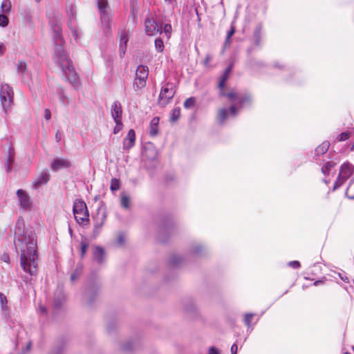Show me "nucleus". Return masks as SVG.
I'll return each instance as SVG.
<instances>
[{
  "label": "nucleus",
  "instance_id": "obj_43",
  "mask_svg": "<svg viewBox=\"0 0 354 354\" xmlns=\"http://www.w3.org/2000/svg\"><path fill=\"white\" fill-rule=\"evenodd\" d=\"M88 248V243L86 241H82L81 243V257H84L86 250Z\"/></svg>",
  "mask_w": 354,
  "mask_h": 354
},
{
  "label": "nucleus",
  "instance_id": "obj_10",
  "mask_svg": "<svg viewBox=\"0 0 354 354\" xmlns=\"http://www.w3.org/2000/svg\"><path fill=\"white\" fill-rule=\"evenodd\" d=\"M175 93L176 91L173 84L171 83H167L160 91L158 97V104L161 106H165L171 102Z\"/></svg>",
  "mask_w": 354,
  "mask_h": 354
},
{
  "label": "nucleus",
  "instance_id": "obj_15",
  "mask_svg": "<svg viewBox=\"0 0 354 354\" xmlns=\"http://www.w3.org/2000/svg\"><path fill=\"white\" fill-rule=\"evenodd\" d=\"M50 180V174L48 171H42L32 182V187L38 189L41 186L46 185Z\"/></svg>",
  "mask_w": 354,
  "mask_h": 354
},
{
  "label": "nucleus",
  "instance_id": "obj_47",
  "mask_svg": "<svg viewBox=\"0 0 354 354\" xmlns=\"http://www.w3.org/2000/svg\"><path fill=\"white\" fill-rule=\"evenodd\" d=\"M288 266L294 269L300 268L301 264L298 261H292L288 263Z\"/></svg>",
  "mask_w": 354,
  "mask_h": 354
},
{
  "label": "nucleus",
  "instance_id": "obj_42",
  "mask_svg": "<svg viewBox=\"0 0 354 354\" xmlns=\"http://www.w3.org/2000/svg\"><path fill=\"white\" fill-rule=\"evenodd\" d=\"M68 27L71 30L72 36L74 37L75 41L78 39V31L72 26V21H71L68 24Z\"/></svg>",
  "mask_w": 354,
  "mask_h": 354
},
{
  "label": "nucleus",
  "instance_id": "obj_34",
  "mask_svg": "<svg viewBox=\"0 0 354 354\" xmlns=\"http://www.w3.org/2000/svg\"><path fill=\"white\" fill-rule=\"evenodd\" d=\"M254 313H246L244 316V323L248 328L251 327V321L254 317Z\"/></svg>",
  "mask_w": 354,
  "mask_h": 354
},
{
  "label": "nucleus",
  "instance_id": "obj_13",
  "mask_svg": "<svg viewBox=\"0 0 354 354\" xmlns=\"http://www.w3.org/2000/svg\"><path fill=\"white\" fill-rule=\"evenodd\" d=\"M106 212L99 209L97 212V215L93 218L95 221L93 234L95 236H97L100 234L101 228L103 226L104 221L106 220Z\"/></svg>",
  "mask_w": 354,
  "mask_h": 354
},
{
  "label": "nucleus",
  "instance_id": "obj_52",
  "mask_svg": "<svg viewBox=\"0 0 354 354\" xmlns=\"http://www.w3.org/2000/svg\"><path fill=\"white\" fill-rule=\"evenodd\" d=\"M230 350L232 354H236L238 351V346L236 344H232Z\"/></svg>",
  "mask_w": 354,
  "mask_h": 354
},
{
  "label": "nucleus",
  "instance_id": "obj_2",
  "mask_svg": "<svg viewBox=\"0 0 354 354\" xmlns=\"http://www.w3.org/2000/svg\"><path fill=\"white\" fill-rule=\"evenodd\" d=\"M24 272L28 274L30 277L36 276L38 268L37 241L35 233L30 232L24 237ZM32 278L30 279L31 281Z\"/></svg>",
  "mask_w": 354,
  "mask_h": 354
},
{
  "label": "nucleus",
  "instance_id": "obj_9",
  "mask_svg": "<svg viewBox=\"0 0 354 354\" xmlns=\"http://www.w3.org/2000/svg\"><path fill=\"white\" fill-rule=\"evenodd\" d=\"M13 99V91L12 88L6 84H1L0 88V100L5 113L10 106Z\"/></svg>",
  "mask_w": 354,
  "mask_h": 354
},
{
  "label": "nucleus",
  "instance_id": "obj_61",
  "mask_svg": "<svg viewBox=\"0 0 354 354\" xmlns=\"http://www.w3.org/2000/svg\"><path fill=\"white\" fill-rule=\"evenodd\" d=\"M55 138L57 142H59L61 140V134L59 131H57L55 134Z\"/></svg>",
  "mask_w": 354,
  "mask_h": 354
},
{
  "label": "nucleus",
  "instance_id": "obj_55",
  "mask_svg": "<svg viewBox=\"0 0 354 354\" xmlns=\"http://www.w3.org/2000/svg\"><path fill=\"white\" fill-rule=\"evenodd\" d=\"M323 284H324V281L323 280H316L313 283V285L315 286L323 285Z\"/></svg>",
  "mask_w": 354,
  "mask_h": 354
},
{
  "label": "nucleus",
  "instance_id": "obj_18",
  "mask_svg": "<svg viewBox=\"0 0 354 354\" xmlns=\"http://www.w3.org/2000/svg\"><path fill=\"white\" fill-rule=\"evenodd\" d=\"M93 257L94 260L99 264H102L106 261V252L101 246L95 245L93 248Z\"/></svg>",
  "mask_w": 354,
  "mask_h": 354
},
{
  "label": "nucleus",
  "instance_id": "obj_56",
  "mask_svg": "<svg viewBox=\"0 0 354 354\" xmlns=\"http://www.w3.org/2000/svg\"><path fill=\"white\" fill-rule=\"evenodd\" d=\"M27 21L28 22H30L31 21V15L28 12L26 13V19L24 17V21Z\"/></svg>",
  "mask_w": 354,
  "mask_h": 354
},
{
  "label": "nucleus",
  "instance_id": "obj_62",
  "mask_svg": "<svg viewBox=\"0 0 354 354\" xmlns=\"http://www.w3.org/2000/svg\"><path fill=\"white\" fill-rule=\"evenodd\" d=\"M232 64H231L230 66H229L225 71V73H227V74H230V73L232 71Z\"/></svg>",
  "mask_w": 354,
  "mask_h": 354
},
{
  "label": "nucleus",
  "instance_id": "obj_3",
  "mask_svg": "<svg viewBox=\"0 0 354 354\" xmlns=\"http://www.w3.org/2000/svg\"><path fill=\"white\" fill-rule=\"evenodd\" d=\"M230 102H234L229 111L227 109H221L218 111L217 120L219 124H223L227 118L228 113L235 117L237 115L239 109L243 108L245 104L251 102V97L250 95H239L236 93L230 92L226 94Z\"/></svg>",
  "mask_w": 354,
  "mask_h": 354
},
{
  "label": "nucleus",
  "instance_id": "obj_58",
  "mask_svg": "<svg viewBox=\"0 0 354 354\" xmlns=\"http://www.w3.org/2000/svg\"><path fill=\"white\" fill-rule=\"evenodd\" d=\"M225 82L224 81V80H220V82H219V84H218V87H219L221 89H222V88L224 87V86H225Z\"/></svg>",
  "mask_w": 354,
  "mask_h": 354
},
{
  "label": "nucleus",
  "instance_id": "obj_14",
  "mask_svg": "<svg viewBox=\"0 0 354 354\" xmlns=\"http://www.w3.org/2000/svg\"><path fill=\"white\" fill-rule=\"evenodd\" d=\"M136 142V132L133 129H130L128 131L127 136L122 142V149L124 151H129L131 149Z\"/></svg>",
  "mask_w": 354,
  "mask_h": 354
},
{
  "label": "nucleus",
  "instance_id": "obj_39",
  "mask_svg": "<svg viewBox=\"0 0 354 354\" xmlns=\"http://www.w3.org/2000/svg\"><path fill=\"white\" fill-rule=\"evenodd\" d=\"M171 30H172V27H171V25L169 24H165L163 28H162V32L163 31L165 33L167 38L170 37Z\"/></svg>",
  "mask_w": 354,
  "mask_h": 354
},
{
  "label": "nucleus",
  "instance_id": "obj_37",
  "mask_svg": "<svg viewBox=\"0 0 354 354\" xmlns=\"http://www.w3.org/2000/svg\"><path fill=\"white\" fill-rule=\"evenodd\" d=\"M195 104V98L194 97H190L187 98L184 102V107L185 109H190L193 107Z\"/></svg>",
  "mask_w": 354,
  "mask_h": 354
},
{
  "label": "nucleus",
  "instance_id": "obj_21",
  "mask_svg": "<svg viewBox=\"0 0 354 354\" xmlns=\"http://www.w3.org/2000/svg\"><path fill=\"white\" fill-rule=\"evenodd\" d=\"M160 119L158 117H154L150 122L149 125V135L151 136H156L158 133V124Z\"/></svg>",
  "mask_w": 354,
  "mask_h": 354
},
{
  "label": "nucleus",
  "instance_id": "obj_40",
  "mask_svg": "<svg viewBox=\"0 0 354 354\" xmlns=\"http://www.w3.org/2000/svg\"><path fill=\"white\" fill-rule=\"evenodd\" d=\"M114 122L115 123V126L113 129V133L116 134L119 131H121V129H122L123 124L122 122V120H114Z\"/></svg>",
  "mask_w": 354,
  "mask_h": 354
},
{
  "label": "nucleus",
  "instance_id": "obj_16",
  "mask_svg": "<svg viewBox=\"0 0 354 354\" xmlns=\"http://www.w3.org/2000/svg\"><path fill=\"white\" fill-rule=\"evenodd\" d=\"M119 37H120V48H119V54L121 57H122L127 50V45L129 41V35L128 32L124 30H121L119 32Z\"/></svg>",
  "mask_w": 354,
  "mask_h": 354
},
{
  "label": "nucleus",
  "instance_id": "obj_50",
  "mask_svg": "<svg viewBox=\"0 0 354 354\" xmlns=\"http://www.w3.org/2000/svg\"><path fill=\"white\" fill-rule=\"evenodd\" d=\"M212 56L209 54H207L205 56V58L203 61V64L205 66H207L208 64L212 61Z\"/></svg>",
  "mask_w": 354,
  "mask_h": 354
},
{
  "label": "nucleus",
  "instance_id": "obj_31",
  "mask_svg": "<svg viewBox=\"0 0 354 354\" xmlns=\"http://www.w3.org/2000/svg\"><path fill=\"white\" fill-rule=\"evenodd\" d=\"M154 44H155L156 50L158 53H162L164 50L165 46H164V43H163V41L162 40V39H160V38L156 39Z\"/></svg>",
  "mask_w": 354,
  "mask_h": 354
},
{
  "label": "nucleus",
  "instance_id": "obj_59",
  "mask_svg": "<svg viewBox=\"0 0 354 354\" xmlns=\"http://www.w3.org/2000/svg\"><path fill=\"white\" fill-rule=\"evenodd\" d=\"M5 46L3 44H0V55H2L5 51Z\"/></svg>",
  "mask_w": 354,
  "mask_h": 354
},
{
  "label": "nucleus",
  "instance_id": "obj_51",
  "mask_svg": "<svg viewBox=\"0 0 354 354\" xmlns=\"http://www.w3.org/2000/svg\"><path fill=\"white\" fill-rule=\"evenodd\" d=\"M44 118L47 120H49L51 118V113L48 109H46L44 113Z\"/></svg>",
  "mask_w": 354,
  "mask_h": 354
},
{
  "label": "nucleus",
  "instance_id": "obj_4",
  "mask_svg": "<svg viewBox=\"0 0 354 354\" xmlns=\"http://www.w3.org/2000/svg\"><path fill=\"white\" fill-rule=\"evenodd\" d=\"M97 6L104 33H111V13L107 0H97Z\"/></svg>",
  "mask_w": 354,
  "mask_h": 354
},
{
  "label": "nucleus",
  "instance_id": "obj_63",
  "mask_svg": "<svg viewBox=\"0 0 354 354\" xmlns=\"http://www.w3.org/2000/svg\"><path fill=\"white\" fill-rule=\"evenodd\" d=\"M165 1L169 4H172L173 2L175 1V0H165Z\"/></svg>",
  "mask_w": 354,
  "mask_h": 354
},
{
  "label": "nucleus",
  "instance_id": "obj_48",
  "mask_svg": "<svg viewBox=\"0 0 354 354\" xmlns=\"http://www.w3.org/2000/svg\"><path fill=\"white\" fill-rule=\"evenodd\" d=\"M207 354H221V351L218 348H216L214 346H211L209 348V351H208Z\"/></svg>",
  "mask_w": 354,
  "mask_h": 354
},
{
  "label": "nucleus",
  "instance_id": "obj_27",
  "mask_svg": "<svg viewBox=\"0 0 354 354\" xmlns=\"http://www.w3.org/2000/svg\"><path fill=\"white\" fill-rule=\"evenodd\" d=\"M330 146V143L328 141L323 142L320 145H319L316 149L315 153L317 156L324 154L328 149Z\"/></svg>",
  "mask_w": 354,
  "mask_h": 354
},
{
  "label": "nucleus",
  "instance_id": "obj_32",
  "mask_svg": "<svg viewBox=\"0 0 354 354\" xmlns=\"http://www.w3.org/2000/svg\"><path fill=\"white\" fill-rule=\"evenodd\" d=\"M121 206L125 209L130 208V198L127 195H122L120 201Z\"/></svg>",
  "mask_w": 354,
  "mask_h": 354
},
{
  "label": "nucleus",
  "instance_id": "obj_30",
  "mask_svg": "<svg viewBox=\"0 0 354 354\" xmlns=\"http://www.w3.org/2000/svg\"><path fill=\"white\" fill-rule=\"evenodd\" d=\"M180 116V109L179 107H176L174 109L171 111L170 116V121L172 122H176Z\"/></svg>",
  "mask_w": 354,
  "mask_h": 354
},
{
  "label": "nucleus",
  "instance_id": "obj_46",
  "mask_svg": "<svg viewBox=\"0 0 354 354\" xmlns=\"http://www.w3.org/2000/svg\"><path fill=\"white\" fill-rule=\"evenodd\" d=\"M337 274L343 281L346 283L349 282V279L345 272L342 271V272H338Z\"/></svg>",
  "mask_w": 354,
  "mask_h": 354
},
{
  "label": "nucleus",
  "instance_id": "obj_19",
  "mask_svg": "<svg viewBox=\"0 0 354 354\" xmlns=\"http://www.w3.org/2000/svg\"><path fill=\"white\" fill-rule=\"evenodd\" d=\"M111 116L113 120H122V106L120 102L115 101L111 108Z\"/></svg>",
  "mask_w": 354,
  "mask_h": 354
},
{
  "label": "nucleus",
  "instance_id": "obj_41",
  "mask_svg": "<svg viewBox=\"0 0 354 354\" xmlns=\"http://www.w3.org/2000/svg\"><path fill=\"white\" fill-rule=\"evenodd\" d=\"M0 301L1 304V308L3 310H6L7 308V298L1 292H0Z\"/></svg>",
  "mask_w": 354,
  "mask_h": 354
},
{
  "label": "nucleus",
  "instance_id": "obj_25",
  "mask_svg": "<svg viewBox=\"0 0 354 354\" xmlns=\"http://www.w3.org/2000/svg\"><path fill=\"white\" fill-rule=\"evenodd\" d=\"M57 95H58L60 102L64 106H68L70 103V100H69L68 97L66 96V95L65 94L64 89L62 88H57Z\"/></svg>",
  "mask_w": 354,
  "mask_h": 354
},
{
  "label": "nucleus",
  "instance_id": "obj_22",
  "mask_svg": "<svg viewBox=\"0 0 354 354\" xmlns=\"http://www.w3.org/2000/svg\"><path fill=\"white\" fill-rule=\"evenodd\" d=\"M262 28H263L262 24H259L256 26V28H255V29L254 30L253 41H254V44L256 46H260Z\"/></svg>",
  "mask_w": 354,
  "mask_h": 354
},
{
  "label": "nucleus",
  "instance_id": "obj_5",
  "mask_svg": "<svg viewBox=\"0 0 354 354\" xmlns=\"http://www.w3.org/2000/svg\"><path fill=\"white\" fill-rule=\"evenodd\" d=\"M97 6L104 33H111V13L107 0H97Z\"/></svg>",
  "mask_w": 354,
  "mask_h": 354
},
{
  "label": "nucleus",
  "instance_id": "obj_53",
  "mask_svg": "<svg viewBox=\"0 0 354 354\" xmlns=\"http://www.w3.org/2000/svg\"><path fill=\"white\" fill-rule=\"evenodd\" d=\"M1 261H4V262H8L9 261V256L8 254H3L1 257Z\"/></svg>",
  "mask_w": 354,
  "mask_h": 354
},
{
  "label": "nucleus",
  "instance_id": "obj_57",
  "mask_svg": "<svg viewBox=\"0 0 354 354\" xmlns=\"http://www.w3.org/2000/svg\"><path fill=\"white\" fill-rule=\"evenodd\" d=\"M39 312L42 314H46V308L43 306H39Z\"/></svg>",
  "mask_w": 354,
  "mask_h": 354
},
{
  "label": "nucleus",
  "instance_id": "obj_60",
  "mask_svg": "<svg viewBox=\"0 0 354 354\" xmlns=\"http://www.w3.org/2000/svg\"><path fill=\"white\" fill-rule=\"evenodd\" d=\"M228 75H229V74L224 72L221 80H224V81L225 82L227 80V79L228 78Z\"/></svg>",
  "mask_w": 354,
  "mask_h": 354
},
{
  "label": "nucleus",
  "instance_id": "obj_33",
  "mask_svg": "<svg viewBox=\"0 0 354 354\" xmlns=\"http://www.w3.org/2000/svg\"><path fill=\"white\" fill-rule=\"evenodd\" d=\"M120 182L117 178H112L111 181V187L110 189L113 192H115L120 189Z\"/></svg>",
  "mask_w": 354,
  "mask_h": 354
},
{
  "label": "nucleus",
  "instance_id": "obj_29",
  "mask_svg": "<svg viewBox=\"0 0 354 354\" xmlns=\"http://www.w3.org/2000/svg\"><path fill=\"white\" fill-rule=\"evenodd\" d=\"M336 165V163L333 161L327 162L322 167V172L324 175H328L330 169Z\"/></svg>",
  "mask_w": 354,
  "mask_h": 354
},
{
  "label": "nucleus",
  "instance_id": "obj_44",
  "mask_svg": "<svg viewBox=\"0 0 354 354\" xmlns=\"http://www.w3.org/2000/svg\"><path fill=\"white\" fill-rule=\"evenodd\" d=\"M8 24V17L3 14L0 15V26L6 27Z\"/></svg>",
  "mask_w": 354,
  "mask_h": 354
},
{
  "label": "nucleus",
  "instance_id": "obj_35",
  "mask_svg": "<svg viewBox=\"0 0 354 354\" xmlns=\"http://www.w3.org/2000/svg\"><path fill=\"white\" fill-rule=\"evenodd\" d=\"M13 157L12 156V153L11 152H9V155L8 156V158L6 159V171L8 172H10L11 171V165L12 164L13 162Z\"/></svg>",
  "mask_w": 354,
  "mask_h": 354
},
{
  "label": "nucleus",
  "instance_id": "obj_12",
  "mask_svg": "<svg viewBox=\"0 0 354 354\" xmlns=\"http://www.w3.org/2000/svg\"><path fill=\"white\" fill-rule=\"evenodd\" d=\"M14 245L17 252L19 254V262L22 266V234L19 221L17 223L15 230Z\"/></svg>",
  "mask_w": 354,
  "mask_h": 354
},
{
  "label": "nucleus",
  "instance_id": "obj_54",
  "mask_svg": "<svg viewBox=\"0 0 354 354\" xmlns=\"http://www.w3.org/2000/svg\"><path fill=\"white\" fill-rule=\"evenodd\" d=\"M118 242L120 245H123L124 243V236L122 234H120L118 238Z\"/></svg>",
  "mask_w": 354,
  "mask_h": 354
},
{
  "label": "nucleus",
  "instance_id": "obj_64",
  "mask_svg": "<svg viewBox=\"0 0 354 354\" xmlns=\"http://www.w3.org/2000/svg\"><path fill=\"white\" fill-rule=\"evenodd\" d=\"M353 183H354V178H353V179H351V180H350L349 184H348V187H349L350 186H351V185H352Z\"/></svg>",
  "mask_w": 354,
  "mask_h": 354
},
{
  "label": "nucleus",
  "instance_id": "obj_24",
  "mask_svg": "<svg viewBox=\"0 0 354 354\" xmlns=\"http://www.w3.org/2000/svg\"><path fill=\"white\" fill-rule=\"evenodd\" d=\"M204 251H205V248L199 243H196L192 247L189 251V255L192 257H198Z\"/></svg>",
  "mask_w": 354,
  "mask_h": 354
},
{
  "label": "nucleus",
  "instance_id": "obj_23",
  "mask_svg": "<svg viewBox=\"0 0 354 354\" xmlns=\"http://www.w3.org/2000/svg\"><path fill=\"white\" fill-rule=\"evenodd\" d=\"M34 205L29 195L24 191V211L34 210Z\"/></svg>",
  "mask_w": 354,
  "mask_h": 354
},
{
  "label": "nucleus",
  "instance_id": "obj_26",
  "mask_svg": "<svg viewBox=\"0 0 354 354\" xmlns=\"http://www.w3.org/2000/svg\"><path fill=\"white\" fill-rule=\"evenodd\" d=\"M55 295L57 296V299H55L54 305L56 307H59L65 301V297L62 291V289H57L55 292Z\"/></svg>",
  "mask_w": 354,
  "mask_h": 354
},
{
  "label": "nucleus",
  "instance_id": "obj_8",
  "mask_svg": "<svg viewBox=\"0 0 354 354\" xmlns=\"http://www.w3.org/2000/svg\"><path fill=\"white\" fill-rule=\"evenodd\" d=\"M148 75V67L143 65L138 66L136 72V77L133 84V87L135 91L142 89L146 86Z\"/></svg>",
  "mask_w": 354,
  "mask_h": 354
},
{
  "label": "nucleus",
  "instance_id": "obj_49",
  "mask_svg": "<svg viewBox=\"0 0 354 354\" xmlns=\"http://www.w3.org/2000/svg\"><path fill=\"white\" fill-rule=\"evenodd\" d=\"M17 195L19 199V204L21 207H22V189H19L17 191Z\"/></svg>",
  "mask_w": 354,
  "mask_h": 354
},
{
  "label": "nucleus",
  "instance_id": "obj_38",
  "mask_svg": "<svg viewBox=\"0 0 354 354\" xmlns=\"http://www.w3.org/2000/svg\"><path fill=\"white\" fill-rule=\"evenodd\" d=\"M11 8L10 2L8 0H4L1 3V10L4 13L10 11Z\"/></svg>",
  "mask_w": 354,
  "mask_h": 354
},
{
  "label": "nucleus",
  "instance_id": "obj_7",
  "mask_svg": "<svg viewBox=\"0 0 354 354\" xmlns=\"http://www.w3.org/2000/svg\"><path fill=\"white\" fill-rule=\"evenodd\" d=\"M354 173V165L346 162L340 167L337 180L334 183L333 190L335 191L341 187Z\"/></svg>",
  "mask_w": 354,
  "mask_h": 354
},
{
  "label": "nucleus",
  "instance_id": "obj_36",
  "mask_svg": "<svg viewBox=\"0 0 354 354\" xmlns=\"http://www.w3.org/2000/svg\"><path fill=\"white\" fill-rule=\"evenodd\" d=\"M234 32H235V27H234V26L232 25L230 30L227 31V32L225 41V45H228L230 43L231 37L234 34Z\"/></svg>",
  "mask_w": 354,
  "mask_h": 354
},
{
  "label": "nucleus",
  "instance_id": "obj_17",
  "mask_svg": "<svg viewBox=\"0 0 354 354\" xmlns=\"http://www.w3.org/2000/svg\"><path fill=\"white\" fill-rule=\"evenodd\" d=\"M71 166V162L66 159L57 158L51 163V169L57 171L62 169H66Z\"/></svg>",
  "mask_w": 354,
  "mask_h": 354
},
{
  "label": "nucleus",
  "instance_id": "obj_20",
  "mask_svg": "<svg viewBox=\"0 0 354 354\" xmlns=\"http://www.w3.org/2000/svg\"><path fill=\"white\" fill-rule=\"evenodd\" d=\"M187 260L185 257L175 254L173 255L169 260V263L174 268H179L187 265Z\"/></svg>",
  "mask_w": 354,
  "mask_h": 354
},
{
  "label": "nucleus",
  "instance_id": "obj_6",
  "mask_svg": "<svg viewBox=\"0 0 354 354\" xmlns=\"http://www.w3.org/2000/svg\"><path fill=\"white\" fill-rule=\"evenodd\" d=\"M73 212L76 221L84 225L88 223L89 214L85 202L82 199H76L73 203Z\"/></svg>",
  "mask_w": 354,
  "mask_h": 354
},
{
  "label": "nucleus",
  "instance_id": "obj_28",
  "mask_svg": "<svg viewBox=\"0 0 354 354\" xmlns=\"http://www.w3.org/2000/svg\"><path fill=\"white\" fill-rule=\"evenodd\" d=\"M83 271V265L78 263L74 272L71 275V280L74 281L77 280L79 277L82 274Z\"/></svg>",
  "mask_w": 354,
  "mask_h": 354
},
{
  "label": "nucleus",
  "instance_id": "obj_45",
  "mask_svg": "<svg viewBox=\"0 0 354 354\" xmlns=\"http://www.w3.org/2000/svg\"><path fill=\"white\" fill-rule=\"evenodd\" d=\"M349 137H350L349 133L343 132L338 136L337 140H338V141L342 142V141H344V140L348 139Z\"/></svg>",
  "mask_w": 354,
  "mask_h": 354
},
{
  "label": "nucleus",
  "instance_id": "obj_11",
  "mask_svg": "<svg viewBox=\"0 0 354 354\" xmlns=\"http://www.w3.org/2000/svg\"><path fill=\"white\" fill-rule=\"evenodd\" d=\"M145 31L147 35L153 36L158 32L162 33V27L153 17H148L145 20Z\"/></svg>",
  "mask_w": 354,
  "mask_h": 354
},
{
  "label": "nucleus",
  "instance_id": "obj_1",
  "mask_svg": "<svg viewBox=\"0 0 354 354\" xmlns=\"http://www.w3.org/2000/svg\"><path fill=\"white\" fill-rule=\"evenodd\" d=\"M49 23L54 31V41L57 46L55 49V55L57 59L61 66L63 73L66 76V80L74 86L77 87L79 84L77 75L75 71L72 61L70 59L68 54L63 48L64 39L62 36V30L59 26L58 20L51 17L50 13L48 14Z\"/></svg>",
  "mask_w": 354,
  "mask_h": 354
}]
</instances>
